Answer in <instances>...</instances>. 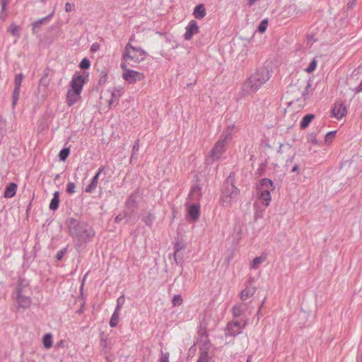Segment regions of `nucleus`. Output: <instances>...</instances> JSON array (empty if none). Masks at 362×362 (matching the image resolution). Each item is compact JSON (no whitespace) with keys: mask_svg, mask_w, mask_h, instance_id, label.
Instances as JSON below:
<instances>
[{"mask_svg":"<svg viewBox=\"0 0 362 362\" xmlns=\"http://www.w3.org/2000/svg\"><path fill=\"white\" fill-rule=\"evenodd\" d=\"M99 47L100 46L98 43H93L90 47V51L95 52L99 49Z\"/></svg>","mask_w":362,"mask_h":362,"instance_id":"nucleus-55","label":"nucleus"},{"mask_svg":"<svg viewBox=\"0 0 362 362\" xmlns=\"http://www.w3.org/2000/svg\"><path fill=\"white\" fill-rule=\"evenodd\" d=\"M314 118H315V115H313V114H307V115H305L303 117V119H302V120H301V122L300 123V129H306L309 126V124H310V122H312V120Z\"/></svg>","mask_w":362,"mask_h":362,"instance_id":"nucleus-26","label":"nucleus"},{"mask_svg":"<svg viewBox=\"0 0 362 362\" xmlns=\"http://www.w3.org/2000/svg\"><path fill=\"white\" fill-rule=\"evenodd\" d=\"M233 128H234V126H233H233H230V127H228V129H230V130H232Z\"/></svg>","mask_w":362,"mask_h":362,"instance_id":"nucleus-64","label":"nucleus"},{"mask_svg":"<svg viewBox=\"0 0 362 362\" xmlns=\"http://www.w3.org/2000/svg\"><path fill=\"white\" fill-rule=\"evenodd\" d=\"M66 248H64L57 252L56 255V258L57 260H61L63 258L64 255L66 252Z\"/></svg>","mask_w":362,"mask_h":362,"instance_id":"nucleus-48","label":"nucleus"},{"mask_svg":"<svg viewBox=\"0 0 362 362\" xmlns=\"http://www.w3.org/2000/svg\"><path fill=\"white\" fill-rule=\"evenodd\" d=\"M225 146H226L225 141H222L221 139H219L216 143L214 148L211 151V153L213 156V158H220V154L223 151Z\"/></svg>","mask_w":362,"mask_h":362,"instance_id":"nucleus-16","label":"nucleus"},{"mask_svg":"<svg viewBox=\"0 0 362 362\" xmlns=\"http://www.w3.org/2000/svg\"><path fill=\"white\" fill-rule=\"evenodd\" d=\"M81 98V93H76L73 90H68L66 93V103L68 106L71 107L78 102Z\"/></svg>","mask_w":362,"mask_h":362,"instance_id":"nucleus-15","label":"nucleus"},{"mask_svg":"<svg viewBox=\"0 0 362 362\" xmlns=\"http://www.w3.org/2000/svg\"><path fill=\"white\" fill-rule=\"evenodd\" d=\"M53 13L54 12L51 13L50 14H49L48 16L44 17V18H42L40 19H38L37 21H35V22H33L32 23V30H33V33L35 34L37 33V29L38 28H40V25H43V24H46L47 23V22L52 18V17L53 16Z\"/></svg>","mask_w":362,"mask_h":362,"instance_id":"nucleus-19","label":"nucleus"},{"mask_svg":"<svg viewBox=\"0 0 362 362\" xmlns=\"http://www.w3.org/2000/svg\"><path fill=\"white\" fill-rule=\"evenodd\" d=\"M10 2L11 0H0V6L1 7H7Z\"/></svg>","mask_w":362,"mask_h":362,"instance_id":"nucleus-54","label":"nucleus"},{"mask_svg":"<svg viewBox=\"0 0 362 362\" xmlns=\"http://www.w3.org/2000/svg\"><path fill=\"white\" fill-rule=\"evenodd\" d=\"M169 353H165L162 355L161 362H169Z\"/></svg>","mask_w":362,"mask_h":362,"instance_id":"nucleus-53","label":"nucleus"},{"mask_svg":"<svg viewBox=\"0 0 362 362\" xmlns=\"http://www.w3.org/2000/svg\"><path fill=\"white\" fill-rule=\"evenodd\" d=\"M120 67L124 71L122 74L123 78L129 84H134L137 81H141L144 78V74L127 68V64L125 63H121Z\"/></svg>","mask_w":362,"mask_h":362,"instance_id":"nucleus-5","label":"nucleus"},{"mask_svg":"<svg viewBox=\"0 0 362 362\" xmlns=\"http://www.w3.org/2000/svg\"><path fill=\"white\" fill-rule=\"evenodd\" d=\"M255 292V288H249L247 287L244 289L240 293V298L243 300L247 299L248 298L252 296Z\"/></svg>","mask_w":362,"mask_h":362,"instance_id":"nucleus-29","label":"nucleus"},{"mask_svg":"<svg viewBox=\"0 0 362 362\" xmlns=\"http://www.w3.org/2000/svg\"><path fill=\"white\" fill-rule=\"evenodd\" d=\"M312 84H311V81L310 80H308V82H307V85H306V87L305 88V90L302 92V98L305 100L308 99V91H309V89L310 88Z\"/></svg>","mask_w":362,"mask_h":362,"instance_id":"nucleus-41","label":"nucleus"},{"mask_svg":"<svg viewBox=\"0 0 362 362\" xmlns=\"http://www.w3.org/2000/svg\"><path fill=\"white\" fill-rule=\"evenodd\" d=\"M19 30H20L19 26L16 25L14 23H12L8 28V32H9L14 37H19V35H20Z\"/></svg>","mask_w":362,"mask_h":362,"instance_id":"nucleus-31","label":"nucleus"},{"mask_svg":"<svg viewBox=\"0 0 362 362\" xmlns=\"http://www.w3.org/2000/svg\"><path fill=\"white\" fill-rule=\"evenodd\" d=\"M266 255H262L259 257H256L250 264V268L253 269H256L259 267V266L262 264L266 260Z\"/></svg>","mask_w":362,"mask_h":362,"instance_id":"nucleus-28","label":"nucleus"},{"mask_svg":"<svg viewBox=\"0 0 362 362\" xmlns=\"http://www.w3.org/2000/svg\"><path fill=\"white\" fill-rule=\"evenodd\" d=\"M354 5H355V1L354 0L350 1L347 4L348 8H352Z\"/></svg>","mask_w":362,"mask_h":362,"instance_id":"nucleus-58","label":"nucleus"},{"mask_svg":"<svg viewBox=\"0 0 362 362\" xmlns=\"http://www.w3.org/2000/svg\"><path fill=\"white\" fill-rule=\"evenodd\" d=\"M78 66L81 69H88L90 66V61L88 58L85 57L81 61Z\"/></svg>","mask_w":362,"mask_h":362,"instance_id":"nucleus-35","label":"nucleus"},{"mask_svg":"<svg viewBox=\"0 0 362 362\" xmlns=\"http://www.w3.org/2000/svg\"><path fill=\"white\" fill-rule=\"evenodd\" d=\"M247 325V320L241 318V320L233 319L232 322L227 325L226 334L235 336L240 333Z\"/></svg>","mask_w":362,"mask_h":362,"instance_id":"nucleus-7","label":"nucleus"},{"mask_svg":"<svg viewBox=\"0 0 362 362\" xmlns=\"http://www.w3.org/2000/svg\"><path fill=\"white\" fill-rule=\"evenodd\" d=\"M119 311L117 310H115L112 317H111V319L110 320V327H115L118 324V320H119Z\"/></svg>","mask_w":362,"mask_h":362,"instance_id":"nucleus-32","label":"nucleus"},{"mask_svg":"<svg viewBox=\"0 0 362 362\" xmlns=\"http://www.w3.org/2000/svg\"><path fill=\"white\" fill-rule=\"evenodd\" d=\"M235 173L231 172L226 178L220 197V204L223 207H230L238 200L240 189L235 186Z\"/></svg>","mask_w":362,"mask_h":362,"instance_id":"nucleus-3","label":"nucleus"},{"mask_svg":"<svg viewBox=\"0 0 362 362\" xmlns=\"http://www.w3.org/2000/svg\"><path fill=\"white\" fill-rule=\"evenodd\" d=\"M267 26H268V19H267V18L263 19L259 23V24L257 27L258 32L260 33H264L266 31Z\"/></svg>","mask_w":362,"mask_h":362,"instance_id":"nucleus-34","label":"nucleus"},{"mask_svg":"<svg viewBox=\"0 0 362 362\" xmlns=\"http://www.w3.org/2000/svg\"><path fill=\"white\" fill-rule=\"evenodd\" d=\"M69 148H64L59 151L58 157L59 158H67V157L69 156Z\"/></svg>","mask_w":362,"mask_h":362,"instance_id":"nucleus-40","label":"nucleus"},{"mask_svg":"<svg viewBox=\"0 0 362 362\" xmlns=\"http://www.w3.org/2000/svg\"><path fill=\"white\" fill-rule=\"evenodd\" d=\"M88 81V74L83 72V74H80L78 72H76L71 78V81L70 82L71 90H74L76 93L82 92L83 86Z\"/></svg>","mask_w":362,"mask_h":362,"instance_id":"nucleus-6","label":"nucleus"},{"mask_svg":"<svg viewBox=\"0 0 362 362\" xmlns=\"http://www.w3.org/2000/svg\"><path fill=\"white\" fill-rule=\"evenodd\" d=\"M183 302L181 295L177 294L174 296L172 300V304L173 307L180 305Z\"/></svg>","mask_w":362,"mask_h":362,"instance_id":"nucleus-37","label":"nucleus"},{"mask_svg":"<svg viewBox=\"0 0 362 362\" xmlns=\"http://www.w3.org/2000/svg\"><path fill=\"white\" fill-rule=\"evenodd\" d=\"M317 64V60L315 59H313L309 64L308 66L305 69V71L308 73L313 72L316 69Z\"/></svg>","mask_w":362,"mask_h":362,"instance_id":"nucleus-38","label":"nucleus"},{"mask_svg":"<svg viewBox=\"0 0 362 362\" xmlns=\"http://www.w3.org/2000/svg\"><path fill=\"white\" fill-rule=\"evenodd\" d=\"M222 141H225V144H226V143L228 141H230L232 139V134H231V132H227L225 134L224 136H223V139H221Z\"/></svg>","mask_w":362,"mask_h":362,"instance_id":"nucleus-51","label":"nucleus"},{"mask_svg":"<svg viewBox=\"0 0 362 362\" xmlns=\"http://www.w3.org/2000/svg\"><path fill=\"white\" fill-rule=\"evenodd\" d=\"M30 292V282L24 277H20L18 280L15 294H28Z\"/></svg>","mask_w":362,"mask_h":362,"instance_id":"nucleus-11","label":"nucleus"},{"mask_svg":"<svg viewBox=\"0 0 362 362\" xmlns=\"http://www.w3.org/2000/svg\"><path fill=\"white\" fill-rule=\"evenodd\" d=\"M17 189V185L14 182H11L9 185L6 187L4 191V197L6 198L13 197L16 193Z\"/></svg>","mask_w":362,"mask_h":362,"instance_id":"nucleus-25","label":"nucleus"},{"mask_svg":"<svg viewBox=\"0 0 362 362\" xmlns=\"http://www.w3.org/2000/svg\"><path fill=\"white\" fill-rule=\"evenodd\" d=\"M133 38H134V36H132V37H130L129 39V42H130L131 44H132V42L133 41Z\"/></svg>","mask_w":362,"mask_h":362,"instance_id":"nucleus-63","label":"nucleus"},{"mask_svg":"<svg viewBox=\"0 0 362 362\" xmlns=\"http://www.w3.org/2000/svg\"><path fill=\"white\" fill-rule=\"evenodd\" d=\"M103 168H99L98 173L93 177L91 182L86 187V189H85L86 192L91 193L92 192H93L95 189V188L98 185V180L99 175H100V173L103 171Z\"/></svg>","mask_w":362,"mask_h":362,"instance_id":"nucleus-21","label":"nucleus"},{"mask_svg":"<svg viewBox=\"0 0 362 362\" xmlns=\"http://www.w3.org/2000/svg\"><path fill=\"white\" fill-rule=\"evenodd\" d=\"M15 299L17 303V309L18 310H23V311H24L31 305V298L26 296V294H15Z\"/></svg>","mask_w":362,"mask_h":362,"instance_id":"nucleus-9","label":"nucleus"},{"mask_svg":"<svg viewBox=\"0 0 362 362\" xmlns=\"http://www.w3.org/2000/svg\"><path fill=\"white\" fill-rule=\"evenodd\" d=\"M154 216L151 214H147L146 215L144 216L143 217V221L145 222V223L147 225V226H151L153 220H154Z\"/></svg>","mask_w":362,"mask_h":362,"instance_id":"nucleus-39","label":"nucleus"},{"mask_svg":"<svg viewBox=\"0 0 362 362\" xmlns=\"http://www.w3.org/2000/svg\"><path fill=\"white\" fill-rule=\"evenodd\" d=\"M292 172H298V166L297 165H294L291 170Z\"/></svg>","mask_w":362,"mask_h":362,"instance_id":"nucleus-60","label":"nucleus"},{"mask_svg":"<svg viewBox=\"0 0 362 362\" xmlns=\"http://www.w3.org/2000/svg\"><path fill=\"white\" fill-rule=\"evenodd\" d=\"M247 305L244 303H240L233 306L232 310L234 319L241 320V318H244L247 320V317L245 315Z\"/></svg>","mask_w":362,"mask_h":362,"instance_id":"nucleus-13","label":"nucleus"},{"mask_svg":"<svg viewBox=\"0 0 362 362\" xmlns=\"http://www.w3.org/2000/svg\"><path fill=\"white\" fill-rule=\"evenodd\" d=\"M49 84V79L47 78L42 77L40 80V85L43 86L44 87H47Z\"/></svg>","mask_w":362,"mask_h":362,"instance_id":"nucleus-49","label":"nucleus"},{"mask_svg":"<svg viewBox=\"0 0 362 362\" xmlns=\"http://www.w3.org/2000/svg\"><path fill=\"white\" fill-rule=\"evenodd\" d=\"M206 9L204 4H200L195 6L193 15L197 19H202L206 16Z\"/></svg>","mask_w":362,"mask_h":362,"instance_id":"nucleus-22","label":"nucleus"},{"mask_svg":"<svg viewBox=\"0 0 362 362\" xmlns=\"http://www.w3.org/2000/svg\"><path fill=\"white\" fill-rule=\"evenodd\" d=\"M52 70L49 67H46L43 71V75L42 77L48 78V76L52 74Z\"/></svg>","mask_w":362,"mask_h":362,"instance_id":"nucleus-50","label":"nucleus"},{"mask_svg":"<svg viewBox=\"0 0 362 362\" xmlns=\"http://www.w3.org/2000/svg\"><path fill=\"white\" fill-rule=\"evenodd\" d=\"M185 244L182 243H177L175 245L174 259L177 264H181L182 261V257H179L178 253L185 248Z\"/></svg>","mask_w":362,"mask_h":362,"instance_id":"nucleus-24","label":"nucleus"},{"mask_svg":"<svg viewBox=\"0 0 362 362\" xmlns=\"http://www.w3.org/2000/svg\"><path fill=\"white\" fill-rule=\"evenodd\" d=\"M59 192L58 191H56L54 193V196L49 203V209L54 211L56 210L59 206Z\"/></svg>","mask_w":362,"mask_h":362,"instance_id":"nucleus-27","label":"nucleus"},{"mask_svg":"<svg viewBox=\"0 0 362 362\" xmlns=\"http://www.w3.org/2000/svg\"><path fill=\"white\" fill-rule=\"evenodd\" d=\"M200 216V206L198 204H193L188 206V216L189 218L196 221L199 219Z\"/></svg>","mask_w":362,"mask_h":362,"instance_id":"nucleus-14","label":"nucleus"},{"mask_svg":"<svg viewBox=\"0 0 362 362\" xmlns=\"http://www.w3.org/2000/svg\"><path fill=\"white\" fill-rule=\"evenodd\" d=\"M107 80V72L106 70H103L100 73L99 79H98V85L103 86L105 84Z\"/></svg>","mask_w":362,"mask_h":362,"instance_id":"nucleus-33","label":"nucleus"},{"mask_svg":"<svg viewBox=\"0 0 362 362\" xmlns=\"http://www.w3.org/2000/svg\"><path fill=\"white\" fill-rule=\"evenodd\" d=\"M310 136L312 137V139H311L312 144H317V139L315 138V136L313 134H311Z\"/></svg>","mask_w":362,"mask_h":362,"instance_id":"nucleus-59","label":"nucleus"},{"mask_svg":"<svg viewBox=\"0 0 362 362\" xmlns=\"http://www.w3.org/2000/svg\"><path fill=\"white\" fill-rule=\"evenodd\" d=\"M201 197H202V188L197 185H194L190 190V192L188 196V199L190 201L197 202V201H199Z\"/></svg>","mask_w":362,"mask_h":362,"instance_id":"nucleus-17","label":"nucleus"},{"mask_svg":"<svg viewBox=\"0 0 362 362\" xmlns=\"http://www.w3.org/2000/svg\"><path fill=\"white\" fill-rule=\"evenodd\" d=\"M259 195V199L262 202V204L265 206H268L272 199L271 191L268 190H257Z\"/></svg>","mask_w":362,"mask_h":362,"instance_id":"nucleus-20","label":"nucleus"},{"mask_svg":"<svg viewBox=\"0 0 362 362\" xmlns=\"http://www.w3.org/2000/svg\"><path fill=\"white\" fill-rule=\"evenodd\" d=\"M69 235L77 249L84 247L95 236V232L88 223L69 218L66 221Z\"/></svg>","mask_w":362,"mask_h":362,"instance_id":"nucleus-1","label":"nucleus"},{"mask_svg":"<svg viewBox=\"0 0 362 362\" xmlns=\"http://www.w3.org/2000/svg\"><path fill=\"white\" fill-rule=\"evenodd\" d=\"M64 8L66 12H71L72 11V6L70 3L67 2L65 4Z\"/></svg>","mask_w":362,"mask_h":362,"instance_id":"nucleus-56","label":"nucleus"},{"mask_svg":"<svg viewBox=\"0 0 362 362\" xmlns=\"http://www.w3.org/2000/svg\"><path fill=\"white\" fill-rule=\"evenodd\" d=\"M209 356L207 354V353H202L197 362H209Z\"/></svg>","mask_w":362,"mask_h":362,"instance_id":"nucleus-46","label":"nucleus"},{"mask_svg":"<svg viewBox=\"0 0 362 362\" xmlns=\"http://www.w3.org/2000/svg\"><path fill=\"white\" fill-rule=\"evenodd\" d=\"M122 95V91L119 88H114L111 91V99L109 100V105H112L114 104L117 105L119 99Z\"/></svg>","mask_w":362,"mask_h":362,"instance_id":"nucleus-23","label":"nucleus"},{"mask_svg":"<svg viewBox=\"0 0 362 362\" xmlns=\"http://www.w3.org/2000/svg\"><path fill=\"white\" fill-rule=\"evenodd\" d=\"M122 218L119 217V216H117L116 218H115V221L116 222H119Z\"/></svg>","mask_w":362,"mask_h":362,"instance_id":"nucleus-61","label":"nucleus"},{"mask_svg":"<svg viewBox=\"0 0 362 362\" xmlns=\"http://www.w3.org/2000/svg\"><path fill=\"white\" fill-rule=\"evenodd\" d=\"M125 301V298L124 296H121L118 298L117 300V306L115 310H117L119 312L121 308L123 306Z\"/></svg>","mask_w":362,"mask_h":362,"instance_id":"nucleus-42","label":"nucleus"},{"mask_svg":"<svg viewBox=\"0 0 362 362\" xmlns=\"http://www.w3.org/2000/svg\"><path fill=\"white\" fill-rule=\"evenodd\" d=\"M275 187L274 186L273 182L267 178H263L259 181V184L257 185V190H268L273 191Z\"/></svg>","mask_w":362,"mask_h":362,"instance_id":"nucleus-18","label":"nucleus"},{"mask_svg":"<svg viewBox=\"0 0 362 362\" xmlns=\"http://www.w3.org/2000/svg\"><path fill=\"white\" fill-rule=\"evenodd\" d=\"M24 75L22 73L16 74L14 78V88L12 94V106L14 107L19 99L21 87Z\"/></svg>","mask_w":362,"mask_h":362,"instance_id":"nucleus-8","label":"nucleus"},{"mask_svg":"<svg viewBox=\"0 0 362 362\" xmlns=\"http://www.w3.org/2000/svg\"><path fill=\"white\" fill-rule=\"evenodd\" d=\"M271 77V74L266 66L257 69L256 71L243 83L242 86V95L243 96L254 94L264 85Z\"/></svg>","mask_w":362,"mask_h":362,"instance_id":"nucleus-2","label":"nucleus"},{"mask_svg":"<svg viewBox=\"0 0 362 362\" xmlns=\"http://www.w3.org/2000/svg\"><path fill=\"white\" fill-rule=\"evenodd\" d=\"M332 117L341 119L346 115L347 108L344 103H335L332 110Z\"/></svg>","mask_w":362,"mask_h":362,"instance_id":"nucleus-12","label":"nucleus"},{"mask_svg":"<svg viewBox=\"0 0 362 362\" xmlns=\"http://www.w3.org/2000/svg\"><path fill=\"white\" fill-rule=\"evenodd\" d=\"M146 55V52L141 47L133 46L130 42H128L122 54V63L135 67L136 64L145 59Z\"/></svg>","mask_w":362,"mask_h":362,"instance_id":"nucleus-4","label":"nucleus"},{"mask_svg":"<svg viewBox=\"0 0 362 362\" xmlns=\"http://www.w3.org/2000/svg\"><path fill=\"white\" fill-rule=\"evenodd\" d=\"M353 91L355 93V94H358L362 92V82H361V83L358 86L355 87L353 89Z\"/></svg>","mask_w":362,"mask_h":362,"instance_id":"nucleus-52","label":"nucleus"},{"mask_svg":"<svg viewBox=\"0 0 362 362\" xmlns=\"http://www.w3.org/2000/svg\"><path fill=\"white\" fill-rule=\"evenodd\" d=\"M139 142H140V141L139 139H137L135 141V142L132 146V154H131L130 158H134L135 156H137L136 153L139 149Z\"/></svg>","mask_w":362,"mask_h":362,"instance_id":"nucleus-36","label":"nucleus"},{"mask_svg":"<svg viewBox=\"0 0 362 362\" xmlns=\"http://www.w3.org/2000/svg\"><path fill=\"white\" fill-rule=\"evenodd\" d=\"M246 362H251V356H249Z\"/></svg>","mask_w":362,"mask_h":362,"instance_id":"nucleus-62","label":"nucleus"},{"mask_svg":"<svg viewBox=\"0 0 362 362\" xmlns=\"http://www.w3.org/2000/svg\"><path fill=\"white\" fill-rule=\"evenodd\" d=\"M186 32L183 35L185 40H190L193 35L199 32V28L195 20H191L186 26Z\"/></svg>","mask_w":362,"mask_h":362,"instance_id":"nucleus-10","label":"nucleus"},{"mask_svg":"<svg viewBox=\"0 0 362 362\" xmlns=\"http://www.w3.org/2000/svg\"><path fill=\"white\" fill-rule=\"evenodd\" d=\"M337 134V131H330L327 132L325 136V142L328 143L332 141L333 138Z\"/></svg>","mask_w":362,"mask_h":362,"instance_id":"nucleus-43","label":"nucleus"},{"mask_svg":"<svg viewBox=\"0 0 362 362\" xmlns=\"http://www.w3.org/2000/svg\"><path fill=\"white\" fill-rule=\"evenodd\" d=\"M43 345L45 349H49L52 346V335L50 333H47L43 337Z\"/></svg>","mask_w":362,"mask_h":362,"instance_id":"nucleus-30","label":"nucleus"},{"mask_svg":"<svg viewBox=\"0 0 362 362\" xmlns=\"http://www.w3.org/2000/svg\"><path fill=\"white\" fill-rule=\"evenodd\" d=\"M8 16L7 7H1L0 20L4 21Z\"/></svg>","mask_w":362,"mask_h":362,"instance_id":"nucleus-45","label":"nucleus"},{"mask_svg":"<svg viewBox=\"0 0 362 362\" xmlns=\"http://www.w3.org/2000/svg\"><path fill=\"white\" fill-rule=\"evenodd\" d=\"M57 347H64L65 346V341L63 340H60L56 344Z\"/></svg>","mask_w":362,"mask_h":362,"instance_id":"nucleus-57","label":"nucleus"},{"mask_svg":"<svg viewBox=\"0 0 362 362\" xmlns=\"http://www.w3.org/2000/svg\"><path fill=\"white\" fill-rule=\"evenodd\" d=\"M75 184L74 182H69L66 187V191L69 194H73L75 192Z\"/></svg>","mask_w":362,"mask_h":362,"instance_id":"nucleus-47","label":"nucleus"},{"mask_svg":"<svg viewBox=\"0 0 362 362\" xmlns=\"http://www.w3.org/2000/svg\"><path fill=\"white\" fill-rule=\"evenodd\" d=\"M356 166V163L352 160H345L341 165V168L348 167L354 168Z\"/></svg>","mask_w":362,"mask_h":362,"instance_id":"nucleus-44","label":"nucleus"}]
</instances>
